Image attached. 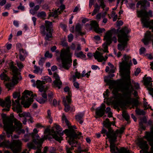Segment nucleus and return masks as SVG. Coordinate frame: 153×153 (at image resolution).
Segmentation results:
<instances>
[{
	"label": "nucleus",
	"instance_id": "obj_1",
	"mask_svg": "<svg viewBox=\"0 0 153 153\" xmlns=\"http://www.w3.org/2000/svg\"><path fill=\"white\" fill-rule=\"evenodd\" d=\"M125 83L124 85H123L120 87H115L116 82L111 79H105V82L109 85L110 88H113L112 93L113 97L115 100H118L119 96L121 94L118 93L120 91L123 93L122 99L126 104H130L132 103L133 106H137L139 105L138 100L134 98H131V94L134 89L132 86L130 79L126 81L123 77L122 76Z\"/></svg>",
	"mask_w": 153,
	"mask_h": 153
},
{
	"label": "nucleus",
	"instance_id": "obj_2",
	"mask_svg": "<svg viewBox=\"0 0 153 153\" xmlns=\"http://www.w3.org/2000/svg\"><path fill=\"white\" fill-rule=\"evenodd\" d=\"M1 116L3 123L5 124L8 132L12 133L16 131L19 134L25 133V130L22 129V124L20 121L14 117L7 116L5 114H2Z\"/></svg>",
	"mask_w": 153,
	"mask_h": 153
},
{
	"label": "nucleus",
	"instance_id": "obj_3",
	"mask_svg": "<svg viewBox=\"0 0 153 153\" xmlns=\"http://www.w3.org/2000/svg\"><path fill=\"white\" fill-rule=\"evenodd\" d=\"M55 52L56 55L57 56V60L60 59L62 61L61 68L67 70H68L72 65V61L71 59V54L69 49L62 50L60 54L59 51L57 50Z\"/></svg>",
	"mask_w": 153,
	"mask_h": 153
},
{
	"label": "nucleus",
	"instance_id": "obj_4",
	"mask_svg": "<svg viewBox=\"0 0 153 153\" xmlns=\"http://www.w3.org/2000/svg\"><path fill=\"white\" fill-rule=\"evenodd\" d=\"M103 124L108 129V131L104 129H103L101 131L102 134H105L107 138L109 139V141H111V146H112L113 143L114 142L115 139H117V136L118 134H122L125 129L124 127L121 128L120 130L117 129L115 132L111 128V125L109 120L107 118L103 122Z\"/></svg>",
	"mask_w": 153,
	"mask_h": 153
},
{
	"label": "nucleus",
	"instance_id": "obj_5",
	"mask_svg": "<svg viewBox=\"0 0 153 153\" xmlns=\"http://www.w3.org/2000/svg\"><path fill=\"white\" fill-rule=\"evenodd\" d=\"M62 120L65 122L69 128V129H66L64 131V133L66 134L67 136L69 138L68 140V143L70 144H72L73 143L74 144H76V139L80 138L82 134L81 133H78L76 132V131L74 130V129L76 128V127L75 126H71L69 122L67 120L65 115L62 116Z\"/></svg>",
	"mask_w": 153,
	"mask_h": 153
},
{
	"label": "nucleus",
	"instance_id": "obj_6",
	"mask_svg": "<svg viewBox=\"0 0 153 153\" xmlns=\"http://www.w3.org/2000/svg\"><path fill=\"white\" fill-rule=\"evenodd\" d=\"M144 137L149 142V145L151 146L150 151L149 152H148L149 147L147 142L144 140L143 138L138 139V145L142 149L144 153H153V126L151 127L150 132H146V135Z\"/></svg>",
	"mask_w": 153,
	"mask_h": 153
},
{
	"label": "nucleus",
	"instance_id": "obj_7",
	"mask_svg": "<svg viewBox=\"0 0 153 153\" xmlns=\"http://www.w3.org/2000/svg\"><path fill=\"white\" fill-rule=\"evenodd\" d=\"M131 58L129 56L125 54L122 58V62L120 63V72L122 76L126 81L130 79V64H131Z\"/></svg>",
	"mask_w": 153,
	"mask_h": 153
},
{
	"label": "nucleus",
	"instance_id": "obj_8",
	"mask_svg": "<svg viewBox=\"0 0 153 153\" xmlns=\"http://www.w3.org/2000/svg\"><path fill=\"white\" fill-rule=\"evenodd\" d=\"M137 16L139 17H141V20L142 23L143 24V27H149L150 29L152 30L153 33V20L149 21V17H152V12L150 10L148 12L146 11H137Z\"/></svg>",
	"mask_w": 153,
	"mask_h": 153
},
{
	"label": "nucleus",
	"instance_id": "obj_9",
	"mask_svg": "<svg viewBox=\"0 0 153 153\" xmlns=\"http://www.w3.org/2000/svg\"><path fill=\"white\" fill-rule=\"evenodd\" d=\"M130 31L126 27H124L121 30L118 34V41L121 43L117 45L118 50L122 51L124 50L125 48L126 47L127 45V42L128 41V34Z\"/></svg>",
	"mask_w": 153,
	"mask_h": 153
},
{
	"label": "nucleus",
	"instance_id": "obj_10",
	"mask_svg": "<svg viewBox=\"0 0 153 153\" xmlns=\"http://www.w3.org/2000/svg\"><path fill=\"white\" fill-rule=\"evenodd\" d=\"M9 66L12 72L13 76L12 79V83L8 82L6 84V87L8 88H10L15 84L18 83V81L22 79V77L20 75V73L19 71V69L14 65L13 62H11L9 64Z\"/></svg>",
	"mask_w": 153,
	"mask_h": 153
},
{
	"label": "nucleus",
	"instance_id": "obj_11",
	"mask_svg": "<svg viewBox=\"0 0 153 153\" xmlns=\"http://www.w3.org/2000/svg\"><path fill=\"white\" fill-rule=\"evenodd\" d=\"M45 25H42L40 27V31L43 35H46L45 38L46 41H50L52 37L53 31L52 23L48 21H45Z\"/></svg>",
	"mask_w": 153,
	"mask_h": 153
},
{
	"label": "nucleus",
	"instance_id": "obj_12",
	"mask_svg": "<svg viewBox=\"0 0 153 153\" xmlns=\"http://www.w3.org/2000/svg\"><path fill=\"white\" fill-rule=\"evenodd\" d=\"M116 29H113L108 30L105 34L103 40H105V42L103 44L104 48L103 51L104 52L108 53V46L111 44L113 39L114 40V42H117V39L114 36L112 38V35L116 34Z\"/></svg>",
	"mask_w": 153,
	"mask_h": 153
},
{
	"label": "nucleus",
	"instance_id": "obj_13",
	"mask_svg": "<svg viewBox=\"0 0 153 153\" xmlns=\"http://www.w3.org/2000/svg\"><path fill=\"white\" fill-rule=\"evenodd\" d=\"M33 92L28 90H25L22 97V101L21 103L24 107L27 108L29 107L33 102Z\"/></svg>",
	"mask_w": 153,
	"mask_h": 153
},
{
	"label": "nucleus",
	"instance_id": "obj_14",
	"mask_svg": "<svg viewBox=\"0 0 153 153\" xmlns=\"http://www.w3.org/2000/svg\"><path fill=\"white\" fill-rule=\"evenodd\" d=\"M21 144V142L19 140H16L13 143H10L9 141L5 140L0 143V147L9 146L14 152H17L20 151Z\"/></svg>",
	"mask_w": 153,
	"mask_h": 153
},
{
	"label": "nucleus",
	"instance_id": "obj_15",
	"mask_svg": "<svg viewBox=\"0 0 153 153\" xmlns=\"http://www.w3.org/2000/svg\"><path fill=\"white\" fill-rule=\"evenodd\" d=\"M20 94L19 92H15L13 94V97L14 99L17 98L14 101V100H12L13 106L12 109L13 111L16 112L17 113H19L22 112V106L20 103Z\"/></svg>",
	"mask_w": 153,
	"mask_h": 153
},
{
	"label": "nucleus",
	"instance_id": "obj_16",
	"mask_svg": "<svg viewBox=\"0 0 153 153\" xmlns=\"http://www.w3.org/2000/svg\"><path fill=\"white\" fill-rule=\"evenodd\" d=\"M62 129L60 126L56 124H55L53 128L51 129L50 133L53 138L58 141L60 142L62 140V137H61L63 134L61 133H59V131H61Z\"/></svg>",
	"mask_w": 153,
	"mask_h": 153
},
{
	"label": "nucleus",
	"instance_id": "obj_17",
	"mask_svg": "<svg viewBox=\"0 0 153 153\" xmlns=\"http://www.w3.org/2000/svg\"><path fill=\"white\" fill-rule=\"evenodd\" d=\"M11 101L10 96H8L6 98L5 100L0 99V105L2 107H5L2 110L3 111H8L11 106Z\"/></svg>",
	"mask_w": 153,
	"mask_h": 153
},
{
	"label": "nucleus",
	"instance_id": "obj_18",
	"mask_svg": "<svg viewBox=\"0 0 153 153\" xmlns=\"http://www.w3.org/2000/svg\"><path fill=\"white\" fill-rule=\"evenodd\" d=\"M144 84L146 86L147 89L150 92V94L153 95V88L152 81L151 77H147L143 79Z\"/></svg>",
	"mask_w": 153,
	"mask_h": 153
},
{
	"label": "nucleus",
	"instance_id": "obj_19",
	"mask_svg": "<svg viewBox=\"0 0 153 153\" xmlns=\"http://www.w3.org/2000/svg\"><path fill=\"white\" fill-rule=\"evenodd\" d=\"M98 2L100 3V5H99L97 3H96L94 6V9L92 15L93 16L94 15L99 11L100 7L104 10V8L105 7L106 5L104 3V0H98Z\"/></svg>",
	"mask_w": 153,
	"mask_h": 153
},
{
	"label": "nucleus",
	"instance_id": "obj_20",
	"mask_svg": "<svg viewBox=\"0 0 153 153\" xmlns=\"http://www.w3.org/2000/svg\"><path fill=\"white\" fill-rule=\"evenodd\" d=\"M53 76L55 78L52 83L53 86L54 88H58L59 89L61 88L62 85V82L60 79V77L59 75L56 73L53 74Z\"/></svg>",
	"mask_w": 153,
	"mask_h": 153
},
{
	"label": "nucleus",
	"instance_id": "obj_21",
	"mask_svg": "<svg viewBox=\"0 0 153 153\" xmlns=\"http://www.w3.org/2000/svg\"><path fill=\"white\" fill-rule=\"evenodd\" d=\"M105 105L103 103L102 104L101 106L96 109V114L99 117H102L105 112Z\"/></svg>",
	"mask_w": 153,
	"mask_h": 153
},
{
	"label": "nucleus",
	"instance_id": "obj_22",
	"mask_svg": "<svg viewBox=\"0 0 153 153\" xmlns=\"http://www.w3.org/2000/svg\"><path fill=\"white\" fill-rule=\"evenodd\" d=\"M31 135L32 138L33 139V142L36 144L38 145L39 147L41 146L42 144L44 141V139L43 138H41L40 139H35V138H37L39 137L37 134H35L34 133H32L30 134Z\"/></svg>",
	"mask_w": 153,
	"mask_h": 153
},
{
	"label": "nucleus",
	"instance_id": "obj_23",
	"mask_svg": "<svg viewBox=\"0 0 153 153\" xmlns=\"http://www.w3.org/2000/svg\"><path fill=\"white\" fill-rule=\"evenodd\" d=\"M63 102L65 107L64 110L66 112H68L70 109V106L68 104L70 103L71 102V99L70 94L69 96H66V98H63Z\"/></svg>",
	"mask_w": 153,
	"mask_h": 153
},
{
	"label": "nucleus",
	"instance_id": "obj_24",
	"mask_svg": "<svg viewBox=\"0 0 153 153\" xmlns=\"http://www.w3.org/2000/svg\"><path fill=\"white\" fill-rule=\"evenodd\" d=\"M94 56L96 59H97L99 62H102L103 61H106L108 58V56H105V57L102 56V53L100 52L96 51L94 53Z\"/></svg>",
	"mask_w": 153,
	"mask_h": 153
},
{
	"label": "nucleus",
	"instance_id": "obj_25",
	"mask_svg": "<svg viewBox=\"0 0 153 153\" xmlns=\"http://www.w3.org/2000/svg\"><path fill=\"white\" fill-rule=\"evenodd\" d=\"M45 84V82L42 81L37 80L36 82V87L39 89V91L40 92H42L44 89L48 88L47 87H45L44 85Z\"/></svg>",
	"mask_w": 153,
	"mask_h": 153
},
{
	"label": "nucleus",
	"instance_id": "obj_26",
	"mask_svg": "<svg viewBox=\"0 0 153 153\" xmlns=\"http://www.w3.org/2000/svg\"><path fill=\"white\" fill-rule=\"evenodd\" d=\"M147 119L145 117H144L141 119V121L139 122L140 129L142 131L145 129V126H143V123H147Z\"/></svg>",
	"mask_w": 153,
	"mask_h": 153
},
{
	"label": "nucleus",
	"instance_id": "obj_27",
	"mask_svg": "<svg viewBox=\"0 0 153 153\" xmlns=\"http://www.w3.org/2000/svg\"><path fill=\"white\" fill-rule=\"evenodd\" d=\"M145 2V0H142L138 1L137 3V7H138V6L140 5H141V9L140 11L143 10L146 11Z\"/></svg>",
	"mask_w": 153,
	"mask_h": 153
},
{
	"label": "nucleus",
	"instance_id": "obj_28",
	"mask_svg": "<svg viewBox=\"0 0 153 153\" xmlns=\"http://www.w3.org/2000/svg\"><path fill=\"white\" fill-rule=\"evenodd\" d=\"M7 72V71L4 70L3 73L0 74V77L1 80H4L5 81H9V80L10 78L5 74Z\"/></svg>",
	"mask_w": 153,
	"mask_h": 153
},
{
	"label": "nucleus",
	"instance_id": "obj_29",
	"mask_svg": "<svg viewBox=\"0 0 153 153\" xmlns=\"http://www.w3.org/2000/svg\"><path fill=\"white\" fill-rule=\"evenodd\" d=\"M84 114L83 113H79L76 116V120L79 122L80 124H82L83 122V117Z\"/></svg>",
	"mask_w": 153,
	"mask_h": 153
},
{
	"label": "nucleus",
	"instance_id": "obj_30",
	"mask_svg": "<svg viewBox=\"0 0 153 153\" xmlns=\"http://www.w3.org/2000/svg\"><path fill=\"white\" fill-rule=\"evenodd\" d=\"M132 104V107L133 108H134V106H133V104L131 103L130 104H128V105H131V104ZM138 106V105L137 106H135V107H136V109L135 110V112H136V113L137 114L139 115H144L146 113L143 110H141L140 109H139L137 108V107Z\"/></svg>",
	"mask_w": 153,
	"mask_h": 153
},
{
	"label": "nucleus",
	"instance_id": "obj_31",
	"mask_svg": "<svg viewBox=\"0 0 153 153\" xmlns=\"http://www.w3.org/2000/svg\"><path fill=\"white\" fill-rule=\"evenodd\" d=\"M61 13V12L59 10V9L58 8L57 10H55L53 12H51L50 16H51L56 18L58 17V15Z\"/></svg>",
	"mask_w": 153,
	"mask_h": 153
},
{
	"label": "nucleus",
	"instance_id": "obj_32",
	"mask_svg": "<svg viewBox=\"0 0 153 153\" xmlns=\"http://www.w3.org/2000/svg\"><path fill=\"white\" fill-rule=\"evenodd\" d=\"M81 28L82 27L80 24L79 23H78L76 25L75 27V31L78 32L79 35L82 36L85 33L81 31Z\"/></svg>",
	"mask_w": 153,
	"mask_h": 153
},
{
	"label": "nucleus",
	"instance_id": "obj_33",
	"mask_svg": "<svg viewBox=\"0 0 153 153\" xmlns=\"http://www.w3.org/2000/svg\"><path fill=\"white\" fill-rule=\"evenodd\" d=\"M74 55L77 58H80L82 59L85 58L86 57V55L81 51L79 52H75Z\"/></svg>",
	"mask_w": 153,
	"mask_h": 153
},
{
	"label": "nucleus",
	"instance_id": "obj_34",
	"mask_svg": "<svg viewBox=\"0 0 153 153\" xmlns=\"http://www.w3.org/2000/svg\"><path fill=\"white\" fill-rule=\"evenodd\" d=\"M118 100H113L112 102L114 108L115 109H119V107L120 106V103Z\"/></svg>",
	"mask_w": 153,
	"mask_h": 153
},
{
	"label": "nucleus",
	"instance_id": "obj_35",
	"mask_svg": "<svg viewBox=\"0 0 153 153\" xmlns=\"http://www.w3.org/2000/svg\"><path fill=\"white\" fill-rule=\"evenodd\" d=\"M77 144V141L76 140V143L74 144V143H73L72 144H70V145H71V147H68L67 146H66V150L67 153H72L71 150H73V149L74 147H76V145Z\"/></svg>",
	"mask_w": 153,
	"mask_h": 153
},
{
	"label": "nucleus",
	"instance_id": "obj_36",
	"mask_svg": "<svg viewBox=\"0 0 153 153\" xmlns=\"http://www.w3.org/2000/svg\"><path fill=\"white\" fill-rule=\"evenodd\" d=\"M76 71L75 73V75H73L72 76V78L74 81H75L76 80V78L79 79L81 76L80 73L77 71V70L76 69Z\"/></svg>",
	"mask_w": 153,
	"mask_h": 153
},
{
	"label": "nucleus",
	"instance_id": "obj_37",
	"mask_svg": "<svg viewBox=\"0 0 153 153\" xmlns=\"http://www.w3.org/2000/svg\"><path fill=\"white\" fill-rule=\"evenodd\" d=\"M91 26L94 28V30L99 27V25L96 21H93L90 24Z\"/></svg>",
	"mask_w": 153,
	"mask_h": 153
},
{
	"label": "nucleus",
	"instance_id": "obj_38",
	"mask_svg": "<svg viewBox=\"0 0 153 153\" xmlns=\"http://www.w3.org/2000/svg\"><path fill=\"white\" fill-rule=\"evenodd\" d=\"M42 79H43L42 81H44V82H51L52 81V79L51 77L48 76H44L42 78Z\"/></svg>",
	"mask_w": 153,
	"mask_h": 153
},
{
	"label": "nucleus",
	"instance_id": "obj_39",
	"mask_svg": "<svg viewBox=\"0 0 153 153\" xmlns=\"http://www.w3.org/2000/svg\"><path fill=\"white\" fill-rule=\"evenodd\" d=\"M53 94L52 91H50L48 93V101L51 104L53 98Z\"/></svg>",
	"mask_w": 153,
	"mask_h": 153
},
{
	"label": "nucleus",
	"instance_id": "obj_40",
	"mask_svg": "<svg viewBox=\"0 0 153 153\" xmlns=\"http://www.w3.org/2000/svg\"><path fill=\"white\" fill-rule=\"evenodd\" d=\"M122 116L126 121H128L129 119V116L128 113L125 111H123L122 113Z\"/></svg>",
	"mask_w": 153,
	"mask_h": 153
},
{
	"label": "nucleus",
	"instance_id": "obj_41",
	"mask_svg": "<svg viewBox=\"0 0 153 153\" xmlns=\"http://www.w3.org/2000/svg\"><path fill=\"white\" fill-rule=\"evenodd\" d=\"M46 16L45 13L44 11H42L38 13L37 16L39 18H44Z\"/></svg>",
	"mask_w": 153,
	"mask_h": 153
},
{
	"label": "nucleus",
	"instance_id": "obj_42",
	"mask_svg": "<svg viewBox=\"0 0 153 153\" xmlns=\"http://www.w3.org/2000/svg\"><path fill=\"white\" fill-rule=\"evenodd\" d=\"M48 89V88H47L46 89H44L42 92H40L41 93L40 94L42 97V98H45V100H47V95L46 93V91Z\"/></svg>",
	"mask_w": 153,
	"mask_h": 153
},
{
	"label": "nucleus",
	"instance_id": "obj_43",
	"mask_svg": "<svg viewBox=\"0 0 153 153\" xmlns=\"http://www.w3.org/2000/svg\"><path fill=\"white\" fill-rule=\"evenodd\" d=\"M95 32L98 33H101L105 31V29L104 28H100L99 27L94 30Z\"/></svg>",
	"mask_w": 153,
	"mask_h": 153
},
{
	"label": "nucleus",
	"instance_id": "obj_44",
	"mask_svg": "<svg viewBox=\"0 0 153 153\" xmlns=\"http://www.w3.org/2000/svg\"><path fill=\"white\" fill-rule=\"evenodd\" d=\"M3 128H4V130L6 131L7 137H8L9 138L10 137V136H12V135L13 134V132H12V133H11L9 132H8L7 129L5 127V124H3Z\"/></svg>",
	"mask_w": 153,
	"mask_h": 153
},
{
	"label": "nucleus",
	"instance_id": "obj_45",
	"mask_svg": "<svg viewBox=\"0 0 153 153\" xmlns=\"http://www.w3.org/2000/svg\"><path fill=\"white\" fill-rule=\"evenodd\" d=\"M45 98H38L37 99V101L41 104H43L45 102H46L47 100H45Z\"/></svg>",
	"mask_w": 153,
	"mask_h": 153
},
{
	"label": "nucleus",
	"instance_id": "obj_46",
	"mask_svg": "<svg viewBox=\"0 0 153 153\" xmlns=\"http://www.w3.org/2000/svg\"><path fill=\"white\" fill-rule=\"evenodd\" d=\"M48 149V147L47 146H45L44 148V151L43 153L41 152V149H38L36 153H46Z\"/></svg>",
	"mask_w": 153,
	"mask_h": 153
},
{
	"label": "nucleus",
	"instance_id": "obj_47",
	"mask_svg": "<svg viewBox=\"0 0 153 153\" xmlns=\"http://www.w3.org/2000/svg\"><path fill=\"white\" fill-rule=\"evenodd\" d=\"M46 59V58L45 57L41 58L39 62V65L41 66L42 65L43 63L45 62Z\"/></svg>",
	"mask_w": 153,
	"mask_h": 153
},
{
	"label": "nucleus",
	"instance_id": "obj_48",
	"mask_svg": "<svg viewBox=\"0 0 153 153\" xmlns=\"http://www.w3.org/2000/svg\"><path fill=\"white\" fill-rule=\"evenodd\" d=\"M143 106L145 110H146L149 108H151V107L149 105H148V103L147 102L144 101L143 102Z\"/></svg>",
	"mask_w": 153,
	"mask_h": 153
},
{
	"label": "nucleus",
	"instance_id": "obj_49",
	"mask_svg": "<svg viewBox=\"0 0 153 153\" xmlns=\"http://www.w3.org/2000/svg\"><path fill=\"white\" fill-rule=\"evenodd\" d=\"M35 70L34 71V72L35 73L37 74L40 72V69L39 68L35 65L34 66Z\"/></svg>",
	"mask_w": 153,
	"mask_h": 153
},
{
	"label": "nucleus",
	"instance_id": "obj_50",
	"mask_svg": "<svg viewBox=\"0 0 153 153\" xmlns=\"http://www.w3.org/2000/svg\"><path fill=\"white\" fill-rule=\"evenodd\" d=\"M74 38V36L72 34H69L68 37V41L69 42H71Z\"/></svg>",
	"mask_w": 153,
	"mask_h": 153
},
{
	"label": "nucleus",
	"instance_id": "obj_51",
	"mask_svg": "<svg viewBox=\"0 0 153 153\" xmlns=\"http://www.w3.org/2000/svg\"><path fill=\"white\" fill-rule=\"evenodd\" d=\"M45 58L48 57L51 58L52 56V54L49 53L48 51H47L45 53Z\"/></svg>",
	"mask_w": 153,
	"mask_h": 153
},
{
	"label": "nucleus",
	"instance_id": "obj_52",
	"mask_svg": "<svg viewBox=\"0 0 153 153\" xmlns=\"http://www.w3.org/2000/svg\"><path fill=\"white\" fill-rule=\"evenodd\" d=\"M27 146L28 147L29 149H35V148L34 147V145L32 143H28L27 144Z\"/></svg>",
	"mask_w": 153,
	"mask_h": 153
},
{
	"label": "nucleus",
	"instance_id": "obj_53",
	"mask_svg": "<svg viewBox=\"0 0 153 153\" xmlns=\"http://www.w3.org/2000/svg\"><path fill=\"white\" fill-rule=\"evenodd\" d=\"M73 85L77 89H78L79 88V84L77 82L75 81H74L73 80Z\"/></svg>",
	"mask_w": 153,
	"mask_h": 153
},
{
	"label": "nucleus",
	"instance_id": "obj_54",
	"mask_svg": "<svg viewBox=\"0 0 153 153\" xmlns=\"http://www.w3.org/2000/svg\"><path fill=\"white\" fill-rule=\"evenodd\" d=\"M17 65L20 69H22L24 67L22 63L20 62H17Z\"/></svg>",
	"mask_w": 153,
	"mask_h": 153
},
{
	"label": "nucleus",
	"instance_id": "obj_55",
	"mask_svg": "<svg viewBox=\"0 0 153 153\" xmlns=\"http://www.w3.org/2000/svg\"><path fill=\"white\" fill-rule=\"evenodd\" d=\"M52 104H53V105H54L55 106H56L58 105H59V102H58L57 103V101L56 100V99H54L53 100V102Z\"/></svg>",
	"mask_w": 153,
	"mask_h": 153
},
{
	"label": "nucleus",
	"instance_id": "obj_56",
	"mask_svg": "<svg viewBox=\"0 0 153 153\" xmlns=\"http://www.w3.org/2000/svg\"><path fill=\"white\" fill-rule=\"evenodd\" d=\"M31 115L29 112H25L24 117L26 119L27 118L30 117Z\"/></svg>",
	"mask_w": 153,
	"mask_h": 153
},
{
	"label": "nucleus",
	"instance_id": "obj_57",
	"mask_svg": "<svg viewBox=\"0 0 153 153\" xmlns=\"http://www.w3.org/2000/svg\"><path fill=\"white\" fill-rule=\"evenodd\" d=\"M60 27L65 31H66L67 26L66 25L63 24H61L60 25Z\"/></svg>",
	"mask_w": 153,
	"mask_h": 153
},
{
	"label": "nucleus",
	"instance_id": "obj_58",
	"mask_svg": "<svg viewBox=\"0 0 153 153\" xmlns=\"http://www.w3.org/2000/svg\"><path fill=\"white\" fill-rule=\"evenodd\" d=\"M134 87L135 89L138 90L139 89L140 86L138 83L134 82Z\"/></svg>",
	"mask_w": 153,
	"mask_h": 153
},
{
	"label": "nucleus",
	"instance_id": "obj_59",
	"mask_svg": "<svg viewBox=\"0 0 153 153\" xmlns=\"http://www.w3.org/2000/svg\"><path fill=\"white\" fill-rule=\"evenodd\" d=\"M29 140V137L28 135L27 134H25V137L23 139V140L25 142H27Z\"/></svg>",
	"mask_w": 153,
	"mask_h": 153
},
{
	"label": "nucleus",
	"instance_id": "obj_60",
	"mask_svg": "<svg viewBox=\"0 0 153 153\" xmlns=\"http://www.w3.org/2000/svg\"><path fill=\"white\" fill-rule=\"evenodd\" d=\"M145 50L146 49L145 48L143 47L141 48L140 50V54H141L144 53Z\"/></svg>",
	"mask_w": 153,
	"mask_h": 153
},
{
	"label": "nucleus",
	"instance_id": "obj_61",
	"mask_svg": "<svg viewBox=\"0 0 153 153\" xmlns=\"http://www.w3.org/2000/svg\"><path fill=\"white\" fill-rule=\"evenodd\" d=\"M140 68H138L137 69L136 71H135V75L136 76H137L140 73Z\"/></svg>",
	"mask_w": 153,
	"mask_h": 153
},
{
	"label": "nucleus",
	"instance_id": "obj_62",
	"mask_svg": "<svg viewBox=\"0 0 153 153\" xmlns=\"http://www.w3.org/2000/svg\"><path fill=\"white\" fill-rule=\"evenodd\" d=\"M18 9H20L21 10L23 11L24 10V7L22 5V4L20 3V5L18 7Z\"/></svg>",
	"mask_w": 153,
	"mask_h": 153
},
{
	"label": "nucleus",
	"instance_id": "obj_63",
	"mask_svg": "<svg viewBox=\"0 0 153 153\" xmlns=\"http://www.w3.org/2000/svg\"><path fill=\"white\" fill-rule=\"evenodd\" d=\"M13 24L16 27H18L19 26V22L18 21L16 20H14L13 22Z\"/></svg>",
	"mask_w": 153,
	"mask_h": 153
},
{
	"label": "nucleus",
	"instance_id": "obj_64",
	"mask_svg": "<svg viewBox=\"0 0 153 153\" xmlns=\"http://www.w3.org/2000/svg\"><path fill=\"white\" fill-rule=\"evenodd\" d=\"M6 0H2L0 2V5L1 6H3L6 4Z\"/></svg>",
	"mask_w": 153,
	"mask_h": 153
}]
</instances>
